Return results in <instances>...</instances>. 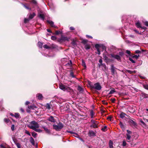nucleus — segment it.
<instances>
[{"mask_svg": "<svg viewBox=\"0 0 148 148\" xmlns=\"http://www.w3.org/2000/svg\"><path fill=\"white\" fill-rule=\"evenodd\" d=\"M28 127L30 129H32L36 132H41L42 130L40 129H38L39 127V125L35 121H31L28 125Z\"/></svg>", "mask_w": 148, "mask_h": 148, "instance_id": "nucleus-1", "label": "nucleus"}, {"mask_svg": "<svg viewBox=\"0 0 148 148\" xmlns=\"http://www.w3.org/2000/svg\"><path fill=\"white\" fill-rule=\"evenodd\" d=\"M123 55V52L122 51H121L119 53V55L112 54H111V56L112 58L116 59L119 61H121V57Z\"/></svg>", "mask_w": 148, "mask_h": 148, "instance_id": "nucleus-2", "label": "nucleus"}, {"mask_svg": "<svg viewBox=\"0 0 148 148\" xmlns=\"http://www.w3.org/2000/svg\"><path fill=\"white\" fill-rule=\"evenodd\" d=\"M89 84L91 88L95 90H99L101 88V87L99 83L95 84L94 85L91 84V82L89 83Z\"/></svg>", "mask_w": 148, "mask_h": 148, "instance_id": "nucleus-3", "label": "nucleus"}, {"mask_svg": "<svg viewBox=\"0 0 148 148\" xmlns=\"http://www.w3.org/2000/svg\"><path fill=\"white\" fill-rule=\"evenodd\" d=\"M53 128L57 131H59L61 129L64 127V125L62 123H59L58 125H53Z\"/></svg>", "mask_w": 148, "mask_h": 148, "instance_id": "nucleus-4", "label": "nucleus"}, {"mask_svg": "<svg viewBox=\"0 0 148 148\" xmlns=\"http://www.w3.org/2000/svg\"><path fill=\"white\" fill-rule=\"evenodd\" d=\"M59 86L60 88L63 91H65L66 90L69 91L70 90V88L69 87L66 86L62 83H60L59 84Z\"/></svg>", "mask_w": 148, "mask_h": 148, "instance_id": "nucleus-5", "label": "nucleus"}, {"mask_svg": "<svg viewBox=\"0 0 148 148\" xmlns=\"http://www.w3.org/2000/svg\"><path fill=\"white\" fill-rule=\"evenodd\" d=\"M138 137V135L136 133H131L130 135V141L132 140L134 141V140H136Z\"/></svg>", "mask_w": 148, "mask_h": 148, "instance_id": "nucleus-6", "label": "nucleus"}, {"mask_svg": "<svg viewBox=\"0 0 148 148\" xmlns=\"http://www.w3.org/2000/svg\"><path fill=\"white\" fill-rule=\"evenodd\" d=\"M92 124L90 125L91 127H93L94 128H96L97 127V125L99 123L98 122L95 121L94 120L92 119L91 121Z\"/></svg>", "mask_w": 148, "mask_h": 148, "instance_id": "nucleus-7", "label": "nucleus"}, {"mask_svg": "<svg viewBox=\"0 0 148 148\" xmlns=\"http://www.w3.org/2000/svg\"><path fill=\"white\" fill-rule=\"evenodd\" d=\"M130 125L133 128H136L137 127V124L135 121L130 119Z\"/></svg>", "mask_w": 148, "mask_h": 148, "instance_id": "nucleus-8", "label": "nucleus"}, {"mask_svg": "<svg viewBox=\"0 0 148 148\" xmlns=\"http://www.w3.org/2000/svg\"><path fill=\"white\" fill-rule=\"evenodd\" d=\"M122 21L123 23L128 22L129 21L128 16H123V17Z\"/></svg>", "mask_w": 148, "mask_h": 148, "instance_id": "nucleus-9", "label": "nucleus"}, {"mask_svg": "<svg viewBox=\"0 0 148 148\" xmlns=\"http://www.w3.org/2000/svg\"><path fill=\"white\" fill-rule=\"evenodd\" d=\"M38 16L43 21H44L45 19L44 15L42 13V12L41 11L38 13Z\"/></svg>", "mask_w": 148, "mask_h": 148, "instance_id": "nucleus-10", "label": "nucleus"}, {"mask_svg": "<svg viewBox=\"0 0 148 148\" xmlns=\"http://www.w3.org/2000/svg\"><path fill=\"white\" fill-rule=\"evenodd\" d=\"M100 47V45L99 44H96L95 45V47L97 51V53L98 55H99L100 54V51L99 50Z\"/></svg>", "mask_w": 148, "mask_h": 148, "instance_id": "nucleus-11", "label": "nucleus"}, {"mask_svg": "<svg viewBox=\"0 0 148 148\" xmlns=\"http://www.w3.org/2000/svg\"><path fill=\"white\" fill-rule=\"evenodd\" d=\"M47 22L52 27L57 29L58 28L57 26L54 25V23L53 21H47Z\"/></svg>", "mask_w": 148, "mask_h": 148, "instance_id": "nucleus-12", "label": "nucleus"}, {"mask_svg": "<svg viewBox=\"0 0 148 148\" xmlns=\"http://www.w3.org/2000/svg\"><path fill=\"white\" fill-rule=\"evenodd\" d=\"M127 133L126 134V136H125V137L126 138L127 141L129 142V140H130V130H127Z\"/></svg>", "mask_w": 148, "mask_h": 148, "instance_id": "nucleus-13", "label": "nucleus"}, {"mask_svg": "<svg viewBox=\"0 0 148 148\" xmlns=\"http://www.w3.org/2000/svg\"><path fill=\"white\" fill-rule=\"evenodd\" d=\"M69 38L66 37L62 36L60 38V41H65V40H69Z\"/></svg>", "mask_w": 148, "mask_h": 148, "instance_id": "nucleus-14", "label": "nucleus"}, {"mask_svg": "<svg viewBox=\"0 0 148 148\" xmlns=\"http://www.w3.org/2000/svg\"><path fill=\"white\" fill-rule=\"evenodd\" d=\"M47 120L49 121L52 123H54L56 122V120L54 119L53 117L51 116L49 117L48 118Z\"/></svg>", "mask_w": 148, "mask_h": 148, "instance_id": "nucleus-15", "label": "nucleus"}, {"mask_svg": "<svg viewBox=\"0 0 148 148\" xmlns=\"http://www.w3.org/2000/svg\"><path fill=\"white\" fill-rule=\"evenodd\" d=\"M36 96L39 100H42L43 98L42 95L40 93L37 94L36 95Z\"/></svg>", "mask_w": 148, "mask_h": 148, "instance_id": "nucleus-16", "label": "nucleus"}, {"mask_svg": "<svg viewBox=\"0 0 148 148\" xmlns=\"http://www.w3.org/2000/svg\"><path fill=\"white\" fill-rule=\"evenodd\" d=\"M137 89L133 87H130V92H132L133 93H135L137 92Z\"/></svg>", "mask_w": 148, "mask_h": 148, "instance_id": "nucleus-17", "label": "nucleus"}, {"mask_svg": "<svg viewBox=\"0 0 148 148\" xmlns=\"http://www.w3.org/2000/svg\"><path fill=\"white\" fill-rule=\"evenodd\" d=\"M89 135L90 136H95V133L93 131H90L89 132Z\"/></svg>", "mask_w": 148, "mask_h": 148, "instance_id": "nucleus-18", "label": "nucleus"}, {"mask_svg": "<svg viewBox=\"0 0 148 148\" xmlns=\"http://www.w3.org/2000/svg\"><path fill=\"white\" fill-rule=\"evenodd\" d=\"M42 127L44 129L46 133L48 134L50 133V130L47 128L45 127V126H42Z\"/></svg>", "mask_w": 148, "mask_h": 148, "instance_id": "nucleus-19", "label": "nucleus"}, {"mask_svg": "<svg viewBox=\"0 0 148 148\" xmlns=\"http://www.w3.org/2000/svg\"><path fill=\"white\" fill-rule=\"evenodd\" d=\"M125 116H127L123 112H121L119 115L120 117L122 119L124 117H125Z\"/></svg>", "mask_w": 148, "mask_h": 148, "instance_id": "nucleus-20", "label": "nucleus"}, {"mask_svg": "<svg viewBox=\"0 0 148 148\" xmlns=\"http://www.w3.org/2000/svg\"><path fill=\"white\" fill-rule=\"evenodd\" d=\"M113 142L111 140H110L109 143V146L110 148H113Z\"/></svg>", "mask_w": 148, "mask_h": 148, "instance_id": "nucleus-21", "label": "nucleus"}, {"mask_svg": "<svg viewBox=\"0 0 148 148\" xmlns=\"http://www.w3.org/2000/svg\"><path fill=\"white\" fill-rule=\"evenodd\" d=\"M28 108L29 109L34 110L35 108H36L37 107L34 105L29 106Z\"/></svg>", "mask_w": 148, "mask_h": 148, "instance_id": "nucleus-22", "label": "nucleus"}, {"mask_svg": "<svg viewBox=\"0 0 148 148\" xmlns=\"http://www.w3.org/2000/svg\"><path fill=\"white\" fill-rule=\"evenodd\" d=\"M136 25L137 28H139L141 27V25L140 23L139 22H137L136 23Z\"/></svg>", "mask_w": 148, "mask_h": 148, "instance_id": "nucleus-23", "label": "nucleus"}, {"mask_svg": "<svg viewBox=\"0 0 148 148\" xmlns=\"http://www.w3.org/2000/svg\"><path fill=\"white\" fill-rule=\"evenodd\" d=\"M35 15H36L35 13L34 12H33L32 13V14H30V15H29V19H32L34 17V16H35Z\"/></svg>", "mask_w": 148, "mask_h": 148, "instance_id": "nucleus-24", "label": "nucleus"}, {"mask_svg": "<svg viewBox=\"0 0 148 148\" xmlns=\"http://www.w3.org/2000/svg\"><path fill=\"white\" fill-rule=\"evenodd\" d=\"M120 125L121 128L122 129L123 131H124L125 130V127L124 125L121 122L120 123Z\"/></svg>", "mask_w": 148, "mask_h": 148, "instance_id": "nucleus-25", "label": "nucleus"}, {"mask_svg": "<svg viewBox=\"0 0 148 148\" xmlns=\"http://www.w3.org/2000/svg\"><path fill=\"white\" fill-rule=\"evenodd\" d=\"M111 70L112 73H114L115 71V67L113 65L111 66Z\"/></svg>", "mask_w": 148, "mask_h": 148, "instance_id": "nucleus-26", "label": "nucleus"}, {"mask_svg": "<svg viewBox=\"0 0 148 148\" xmlns=\"http://www.w3.org/2000/svg\"><path fill=\"white\" fill-rule=\"evenodd\" d=\"M131 56L133 58H135L136 59V60H137L138 59L139 57V55H135L133 56H132L130 54V56Z\"/></svg>", "mask_w": 148, "mask_h": 148, "instance_id": "nucleus-27", "label": "nucleus"}, {"mask_svg": "<svg viewBox=\"0 0 148 148\" xmlns=\"http://www.w3.org/2000/svg\"><path fill=\"white\" fill-rule=\"evenodd\" d=\"M23 5L24 7L27 9L29 10H31V8H29L27 5H25L23 4Z\"/></svg>", "mask_w": 148, "mask_h": 148, "instance_id": "nucleus-28", "label": "nucleus"}, {"mask_svg": "<svg viewBox=\"0 0 148 148\" xmlns=\"http://www.w3.org/2000/svg\"><path fill=\"white\" fill-rule=\"evenodd\" d=\"M42 43L40 42H39L38 43V46L40 48H42Z\"/></svg>", "mask_w": 148, "mask_h": 148, "instance_id": "nucleus-29", "label": "nucleus"}, {"mask_svg": "<svg viewBox=\"0 0 148 148\" xmlns=\"http://www.w3.org/2000/svg\"><path fill=\"white\" fill-rule=\"evenodd\" d=\"M30 142L33 144H34V139L32 137H31L30 138Z\"/></svg>", "mask_w": 148, "mask_h": 148, "instance_id": "nucleus-30", "label": "nucleus"}, {"mask_svg": "<svg viewBox=\"0 0 148 148\" xmlns=\"http://www.w3.org/2000/svg\"><path fill=\"white\" fill-rule=\"evenodd\" d=\"M72 61L71 60L70 61V62H68L65 65L66 66H71V65L72 64Z\"/></svg>", "mask_w": 148, "mask_h": 148, "instance_id": "nucleus-31", "label": "nucleus"}, {"mask_svg": "<svg viewBox=\"0 0 148 148\" xmlns=\"http://www.w3.org/2000/svg\"><path fill=\"white\" fill-rule=\"evenodd\" d=\"M62 33V32L60 31H56L55 32V34L54 33H53L52 34H55L56 35H58L59 34H61Z\"/></svg>", "mask_w": 148, "mask_h": 148, "instance_id": "nucleus-32", "label": "nucleus"}, {"mask_svg": "<svg viewBox=\"0 0 148 148\" xmlns=\"http://www.w3.org/2000/svg\"><path fill=\"white\" fill-rule=\"evenodd\" d=\"M94 115V112L93 110H92L90 112V115L91 116V117L92 118L93 117V116Z\"/></svg>", "mask_w": 148, "mask_h": 148, "instance_id": "nucleus-33", "label": "nucleus"}, {"mask_svg": "<svg viewBox=\"0 0 148 148\" xmlns=\"http://www.w3.org/2000/svg\"><path fill=\"white\" fill-rule=\"evenodd\" d=\"M20 116V115L18 113H16L15 114L14 116L16 118H18Z\"/></svg>", "mask_w": 148, "mask_h": 148, "instance_id": "nucleus-34", "label": "nucleus"}, {"mask_svg": "<svg viewBox=\"0 0 148 148\" xmlns=\"http://www.w3.org/2000/svg\"><path fill=\"white\" fill-rule=\"evenodd\" d=\"M37 135V134L34 132H33L32 133V135L34 138H36V137Z\"/></svg>", "mask_w": 148, "mask_h": 148, "instance_id": "nucleus-35", "label": "nucleus"}, {"mask_svg": "<svg viewBox=\"0 0 148 148\" xmlns=\"http://www.w3.org/2000/svg\"><path fill=\"white\" fill-rule=\"evenodd\" d=\"M101 66L102 67V69H103L104 70H106V65L104 64H103L101 65Z\"/></svg>", "mask_w": 148, "mask_h": 148, "instance_id": "nucleus-36", "label": "nucleus"}, {"mask_svg": "<svg viewBox=\"0 0 148 148\" xmlns=\"http://www.w3.org/2000/svg\"><path fill=\"white\" fill-rule=\"evenodd\" d=\"M141 51H140L139 50H136L135 51V53H140L141 52V51L143 52L144 51V50H141Z\"/></svg>", "mask_w": 148, "mask_h": 148, "instance_id": "nucleus-37", "label": "nucleus"}, {"mask_svg": "<svg viewBox=\"0 0 148 148\" xmlns=\"http://www.w3.org/2000/svg\"><path fill=\"white\" fill-rule=\"evenodd\" d=\"M82 65L85 68L86 67V64L85 63L84 60H82Z\"/></svg>", "mask_w": 148, "mask_h": 148, "instance_id": "nucleus-38", "label": "nucleus"}, {"mask_svg": "<svg viewBox=\"0 0 148 148\" xmlns=\"http://www.w3.org/2000/svg\"><path fill=\"white\" fill-rule=\"evenodd\" d=\"M127 143L125 140H123V141L122 145L123 146H125L126 145Z\"/></svg>", "mask_w": 148, "mask_h": 148, "instance_id": "nucleus-39", "label": "nucleus"}, {"mask_svg": "<svg viewBox=\"0 0 148 148\" xmlns=\"http://www.w3.org/2000/svg\"><path fill=\"white\" fill-rule=\"evenodd\" d=\"M99 62L100 63L99 64V66L100 67H101V65L102 64H103V63H102V60L101 59H100L99 60Z\"/></svg>", "mask_w": 148, "mask_h": 148, "instance_id": "nucleus-40", "label": "nucleus"}, {"mask_svg": "<svg viewBox=\"0 0 148 148\" xmlns=\"http://www.w3.org/2000/svg\"><path fill=\"white\" fill-rule=\"evenodd\" d=\"M51 38L52 40H54L56 39L57 38L55 36H53L51 37Z\"/></svg>", "mask_w": 148, "mask_h": 148, "instance_id": "nucleus-41", "label": "nucleus"}, {"mask_svg": "<svg viewBox=\"0 0 148 148\" xmlns=\"http://www.w3.org/2000/svg\"><path fill=\"white\" fill-rule=\"evenodd\" d=\"M143 86L145 89L148 90V85L144 84L143 85Z\"/></svg>", "mask_w": 148, "mask_h": 148, "instance_id": "nucleus-42", "label": "nucleus"}, {"mask_svg": "<svg viewBox=\"0 0 148 148\" xmlns=\"http://www.w3.org/2000/svg\"><path fill=\"white\" fill-rule=\"evenodd\" d=\"M43 47L47 49H49L50 48V47L47 46V44L45 45Z\"/></svg>", "mask_w": 148, "mask_h": 148, "instance_id": "nucleus-43", "label": "nucleus"}, {"mask_svg": "<svg viewBox=\"0 0 148 148\" xmlns=\"http://www.w3.org/2000/svg\"><path fill=\"white\" fill-rule=\"evenodd\" d=\"M115 92V91L114 89L111 90L110 91L109 94H112L113 93H114Z\"/></svg>", "mask_w": 148, "mask_h": 148, "instance_id": "nucleus-44", "label": "nucleus"}, {"mask_svg": "<svg viewBox=\"0 0 148 148\" xmlns=\"http://www.w3.org/2000/svg\"><path fill=\"white\" fill-rule=\"evenodd\" d=\"M100 45V48H102L103 50H104L106 49V47L105 46H103L102 45Z\"/></svg>", "mask_w": 148, "mask_h": 148, "instance_id": "nucleus-45", "label": "nucleus"}, {"mask_svg": "<svg viewBox=\"0 0 148 148\" xmlns=\"http://www.w3.org/2000/svg\"><path fill=\"white\" fill-rule=\"evenodd\" d=\"M107 128V126H105L104 127H103L102 128L101 130L105 132Z\"/></svg>", "mask_w": 148, "mask_h": 148, "instance_id": "nucleus-46", "label": "nucleus"}, {"mask_svg": "<svg viewBox=\"0 0 148 148\" xmlns=\"http://www.w3.org/2000/svg\"><path fill=\"white\" fill-rule=\"evenodd\" d=\"M46 108L48 109L49 110L50 109V106L49 104H47L46 105Z\"/></svg>", "mask_w": 148, "mask_h": 148, "instance_id": "nucleus-47", "label": "nucleus"}, {"mask_svg": "<svg viewBox=\"0 0 148 148\" xmlns=\"http://www.w3.org/2000/svg\"><path fill=\"white\" fill-rule=\"evenodd\" d=\"M16 145L18 148H21L20 144L18 143L16 144Z\"/></svg>", "mask_w": 148, "mask_h": 148, "instance_id": "nucleus-48", "label": "nucleus"}, {"mask_svg": "<svg viewBox=\"0 0 148 148\" xmlns=\"http://www.w3.org/2000/svg\"><path fill=\"white\" fill-rule=\"evenodd\" d=\"M124 38L125 40V41L127 43H129V40H127V38L126 36H124Z\"/></svg>", "mask_w": 148, "mask_h": 148, "instance_id": "nucleus-49", "label": "nucleus"}, {"mask_svg": "<svg viewBox=\"0 0 148 148\" xmlns=\"http://www.w3.org/2000/svg\"><path fill=\"white\" fill-rule=\"evenodd\" d=\"M25 134H26L29 135V136H31V134H30L29 132L27 130H25Z\"/></svg>", "mask_w": 148, "mask_h": 148, "instance_id": "nucleus-50", "label": "nucleus"}, {"mask_svg": "<svg viewBox=\"0 0 148 148\" xmlns=\"http://www.w3.org/2000/svg\"><path fill=\"white\" fill-rule=\"evenodd\" d=\"M87 42H88L87 40H86L84 39V40H82V42L83 44H85Z\"/></svg>", "mask_w": 148, "mask_h": 148, "instance_id": "nucleus-51", "label": "nucleus"}, {"mask_svg": "<svg viewBox=\"0 0 148 148\" xmlns=\"http://www.w3.org/2000/svg\"><path fill=\"white\" fill-rule=\"evenodd\" d=\"M85 48L86 49H88L90 48V46L88 45H86L85 47Z\"/></svg>", "mask_w": 148, "mask_h": 148, "instance_id": "nucleus-52", "label": "nucleus"}, {"mask_svg": "<svg viewBox=\"0 0 148 148\" xmlns=\"http://www.w3.org/2000/svg\"><path fill=\"white\" fill-rule=\"evenodd\" d=\"M31 2L35 5L37 4V2L35 0H32Z\"/></svg>", "mask_w": 148, "mask_h": 148, "instance_id": "nucleus-53", "label": "nucleus"}, {"mask_svg": "<svg viewBox=\"0 0 148 148\" xmlns=\"http://www.w3.org/2000/svg\"><path fill=\"white\" fill-rule=\"evenodd\" d=\"M78 90L80 91H82V88L80 86H78Z\"/></svg>", "mask_w": 148, "mask_h": 148, "instance_id": "nucleus-54", "label": "nucleus"}, {"mask_svg": "<svg viewBox=\"0 0 148 148\" xmlns=\"http://www.w3.org/2000/svg\"><path fill=\"white\" fill-rule=\"evenodd\" d=\"M144 24L145 25L147 26H148V22L147 21H145V22H143Z\"/></svg>", "mask_w": 148, "mask_h": 148, "instance_id": "nucleus-55", "label": "nucleus"}, {"mask_svg": "<svg viewBox=\"0 0 148 148\" xmlns=\"http://www.w3.org/2000/svg\"><path fill=\"white\" fill-rule=\"evenodd\" d=\"M11 128V129H12V131H13V130H14V125H12Z\"/></svg>", "mask_w": 148, "mask_h": 148, "instance_id": "nucleus-56", "label": "nucleus"}, {"mask_svg": "<svg viewBox=\"0 0 148 148\" xmlns=\"http://www.w3.org/2000/svg\"><path fill=\"white\" fill-rule=\"evenodd\" d=\"M139 76L142 79H144L145 78V77L142 76L141 75H139Z\"/></svg>", "mask_w": 148, "mask_h": 148, "instance_id": "nucleus-57", "label": "nucleus"}, {"mask_svg": "<svg viewBox=\"0 0 148 148\" xmlns=\"http://www.w3.org/2000/svg\"><path fill=\"white\" fill-rule=\"evenodd\" d=\"M4 121L6 123H8L9 121V120L7 119H4Z\"/></svg>", "mask_w": 148, "mask_h": 148, "instance_id": "nucleus-58", "label": "nucleus"}, {"mask_svg": "<svg viewBox=\"0 0 148 148\" xmlns=\"http://www.w3.org/2000/svg\"><path fill=\"white\" fill-rule=\"evenodd\" d=\"M29 21V20L28 19H27V18H25V19H24V22L25 23H27V22H28Z\"/></svg>", "mask_w": 148, "mask_h": 148, "instance_id": "nucleus-59", "label": "nucleus"}, {"mask_svg": "<svg viewBox=\"0 0 148 148\" xmlns=\"http://www.w3.org/2000/svg\"><path fill=\"white\" fill-rule=\"evenodd\" d=\"M86 36L87 38H92V36H91L88 35H86Z\"/></svg>", "mask_w": 148, "mask_h": 148, "instance_id": "nucleus-60", "label": "nucleus"}, {"mask_svg": "<svg viewBox=\"0 0 148 148\" xmlns=\"http://www.w3.org/2000/svg\"><path fill=\"white\" fill-rule=\"evenodd\" d=\"M130 61H131L132 62V63H134L135 62L134 60L131 59V58H130Z\"/></svg>", "mask_w": 148, "mask_h": 148, "instance_id": "nucleus-61", "label": "nucleus"}, {"mask_svg": "<svg viewBox=\"0 0 148 148\" xmlns=\"http://www.w3.org/2000/svg\"><path fill=\"white\" fill-rule=\"evenodd\" d=\"M134 31L137 33H138V34H141V33H139V32L137 31V30H136V29H134Z\"/></svg>", "mask_w": 148, "mask_h": 148, "instance_id": "nucleus-62", "label": "nucleus"}, {"mask_svg": "<svg viewBox=\"0 0 148 148\" xmlns=\"http://www.w3.org/2000/svg\"><path fill=\"white\" fill-rule=\"evenodd\" d=\"M140 122L143 125H145V123L141 120H140Z\"/></svg>", "mask_w": 148, "mask_h": 148, "instance_id": "nucleus-63", "label": "nucleus"}, {"mask_svg": "<svg viewBox=\"0 0 148 148\" xmlns=\"http://www.w3.org/2000/svg\"><path fill=\"white\" fill-rule=\"evenodd\" d=\"M20 111H21L22 112H24V110H23V108H20Z\"/></svg>", "mask_w": 148, "mask_h": 148, "instance_id": "nucleus-64", "label": "nucleus"}]
</instances>
